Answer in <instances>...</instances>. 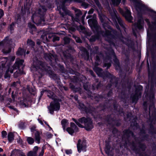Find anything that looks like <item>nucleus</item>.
Wrapping results in <instances>:
<instances>
[{
	"label": "nucleus",
	"instance_id": "obj_34",
	"mask_svg": "<svg viewBox=\"0 0 156 156\" xmlns=\"http://www.w3.org/2000/svg\"><path fill=\"white\" fill-rule=\"evenodd\" d=\"M75 40L78 43H80L81 42V40L80 38L78 37H76L75 38Z\"/></svg>",
	"mask_w": 156,
	"mask_h": 156
},
{
	"label": "nucleus",
	"instance_id": "obj_56",
	"mask_svg": "<svg viewBox=\"0 0 156 156\" xmlns=\"http://www.w3.org/2000/svg\"><path fill=\"white\" fill-rule=\"evenodd\" d=\"M148 34H149L148 31L147 32V35L148 36Z\"/></svg>",
	"mask_w": 156,
	"mask_h": 156
},
{
	"label": "nucleus",
	"instance_id": "obj_19",
	"mask_svg": "<svg viewBox=\"0 0 156 156\" xmlns=\"http://www.w3.org/2000/svg\"><path fill=\"white\" fill-rule=\"evenodd\" d=\"M24 52V50L21 48H19L17 51L16 54L18 55H22Z\"/></svg>",
	"mask_w": 156,
	"mask_h": 156
},
{
	"label": "nucleus",
	"instance_id": "obj_9",
	"mask_svg": "<svg viewBox=\"0 0 156 156\" xmlns=\"http://www.w3.org/2000/svg\"><path fill=\"white\" fill-rule=\"evenodd\" d=\"M73 9L75 11L76 18H73V16H71L72 19L74 22L75 21L78 22L79 21L78 17L80 15H81V12L80 10L77 9L75 8H73Z\"/></svg>",
	"mask_w": 156,
	"mask_h": 156
},
{
	"label": "nucleus",
	"instance_id": "obj_10",
	"mask_svg": "<svg viewBox=\"0 0 156 156\" xmlns=\"http://www.w3.org/2000/svg\"><path fill=\"white\" fill-rule=\"evenodd\" d=\"M121 13L125 17V18L129 22H131L132 20V17L131 15L130 11L127 9L126 13L123 14L122 12L120 11Z\"/></svg>",
	"mask_w": 156,
	"mask_h": 156
},
{
	"label": "nucleus",
	"instance_id": "obj_55",
	"mask_svg": "<svg viewBox=\"0 0 156 156\" xmlns=\"http://www.w3.org/2000/svg\"><path fill=\"white\" fill-rule=\"evenodd\" d=\"M29 53V52L27 51V54H28Z\"/></svg>",
	"mask_w": 156,
	"mask_h": 156
},
{
	"label": "nucleus",
	"instance_id": "obj_49",
	"mask_svg": "<svg viewBox=\"0 0 156 156\" xmlns=\"http://www.w3.org/2000/svg\"><path fill=\"white\" fill-rule=\"evenodd\" d=\"M145 21L147 22V23H149V20H148V19H146Z\"/></svg>",
	"mask_w": 156,
	"mask_h": 156
},
{
	"label": "nucleus",
	"instance_id": "obj_60",
	"mask_svg": "<svg viewBox=\"0 0 156 156\" xmlns=\"http://www.w3.org/2000/svg\"><path fill=\"white\" fill-rule=\"evenodd\" d=\"M61 15H62V16H64V15H63V14H61Z\"/></svg>",
	"mask_w": 156,
	"mask_h": 156
},
{
	"label": "nucleus",
	"instance_id": "obj_57",
	"mask_svg": "<svg viewBox=\"0 0 156 156\" xmlns=\"http://www.w3.org/2000/svg\"><path fill=\"white\" fill-rule=\"evenodd\" d=\"M16 73H15V74H14V75H15H15H16ZM15 76L16 77V76Z\"/></svg>",
	"mask_w": 156,
	"mask_h": 156
},
{
	"label": "nucleus",
	"instance_id": "obj_29",
	"mask_svg": "<svg viewBox=\"0 0 156 156\" xmlns=\"http://www.w3.org/2000/svg\"><path fill=\"white\" fill-rule=\"evenodd\" d=\"M62 10L63 11V12H64L65 13H66V14H69V13H70L69 11H68V10H66L65 9V8L62 7Z\"/></svg>",
	"mask_w": 156,
	"mask_h": 156
},
{
	"label": "nucleus",
	"instance_id": "obj_38",
	"mask_svg": "<svg viewBox=\"0 0 156 156\" xmlns=\"http://www.w3.org/2000/svg\"><path fill=\"white\" fill-rule=\"evenodd\" d=\"M94 12V10L93 9H91L88 12V13L89 14H91L93 13Z\"/></svg>",
	"mask_w": 156,
	"mask_h": 156
},
{
	"label": "nucleus",
	"instance_id": "obj_13",
	"mask_svg": "<svg viewBox=\"0 0 156 156\" xmlns=\"http://www.w3.org/2000/svg\"><path fill=\"white\" fill-rule=\"evenodd\" d=\"M1 63L2 67H4V65L6 63L8 64L9 62V60L7 57H4L1 58Z\"/></svg>",
	"mask_w": 156,
	"mask_h": 156
},
{
	"label": "nucleus",
	"instance_id": "obj_63",
	"mask_svg": "<svg viewBox=\"0 0 156 156\" xmlns=\"http://www.w3.org/2000/svg\"><path fill=\"white\" fill-rule=\"evenodd\" d=\"M103 24V25H104V26H105V24Z\"/></svg>",
	"mask_w": 156,
	"mask_h": 156
},
{
	"label": "nucleus",
	"instance_id": "obj_45",
	"mask_svg": "<svg viewBox=\"0 0 156 156\" xmlns=\"http://www.w3.org/2000/svg\"><path fill=\"white\" fill-rule=\"evenodd\" d=\"M45 123L48 127L50 129L49 130V131L50 130H52V129L51 128V127L49 126L47 124L46 122H44Z\"/></svg>",
	"mask_w": 156,
	"mask_h": 156
},
{
	"label": "nucleus",
	"instance_id": "obj_32",
	"mask_svg": "<svg viewBox=\"0 0 156 156\" xmlns=\"http://www.w3.org/2000/svg\"><path fill=\"white\" fill-rule=\"evenodd\" d=\"M61 1L62 2V3H64L66 2H70L74 1H75V0H61Z\"/></svg>",
	"mask_w": 156,
	"mask_h": 156
},
{
	"label": "nucleus",
	"instance_id": "obj_41",
	"mask_svg": "<svg viewBox=\"0 0 156 156\" xmlns=\"http://www.w3.org/2000/svg\"><path fill=\"white\" fill-rule=\"evenodd\" d=\"M35 16V15L34 14L33 15V16L32 17V21H33V22L34 23H35V22H34V18Z\"/></svg>",
	"mask_w": 156,
	"mask_h": 156
},
{
	"label": "nucleus",
	"instance_id": "obj_27",
	"mask_svg": "<svg viewBox=\"0 0 156 156\" xmlns=\"http://www.w3.org/2000/svg\"><path fill=\"white\" fill-rule=\"evenodd\" d=\"M65 152L67 154H69L72 153V151L71 150H65Z\"/></svg>",
	"mask_w": 156,
	"mask_h": 156
},
{
	"label": "nucleus",
	"instance_id": "obj_42",
	"mask_svg": "<svg viewBox=\"0 0 156 156\" xmlns=\"http://www.w3.org/2000/svg\"><path fill=\"white\" fill-rule=\"evenodd\" d=\"M118 20L119 23L121 24L122 20L120 18H118Z\"/></svg>",
	"mask_w": 156,
	"mask_h": 156
},
{
	"label": "nucleus",
	"instance_id": "obj_26",
	"mask_svg": "<svg viewBox=\"0 0 156 156\" xmlns=\"http://www.w3.org/2000/svg\"><path fill=\"white\" fill-rule=\"evenodd\" d=\"M15 59V57L14 56H12L9 57V62H10L11 61H13Z\"/></svg>",
	"mask_w": 156,
	"mask_h": 156
},
{
	"label": "nucleus",
	"instance_id": "obj_23",
	"mask_svg": "<svg viewBox=\"0 0 156 156\" xmlns=\"http://www.w3.org/2000/svg\"><path fill=\"white\" fill-rule=\"evenodd\" d=\"M100 19L101 20V21L102 23H104V19L105 20L106 19V17L102 15H100L99 14Z\"/></svg>",
	"mask_w": 156,
	"mask_h": 156
},
{
	"label": "nucleus",
	"instance_id": "obj_58",
	"mask_svg": "<svg viewBox=\"0 0 156 156\" xmlns=\"http://www.w3.org/2000/svg\"><path fill=\"white\" fill-rule=\"evenodd\" d=\"M3 25H5V23H3Z\"/></svg>",
	"mask_w": 156,
	"mask_h": 156
},
{
	"label": "nucleus",
	"instance_id": "obj_16",
	"mask_svg": "<svg viewBox=\"0 0 156 156\" xmlns=\"http://www.w3.org/2000/svg\"><path fill=\"white\" fill-rule=\"evenodd\" d=\"M14 137V135L12 133L10 132L8 133V137L9 141V142H11L13 140Z\"/></svg>",
	"mask_w": 156,
	"mask_h": 156
},
{
	"label": "nucleus",
	"instance_id": "obj_54",
	"mask_svg": "<svg viewBox=\"0 0 156 156\" xmlns=\"http://www.w3.org/2000/svg\"><path fill=\"white\" fill-rule=\"evenodd\" d=\"M1 68H0V70H1ZM2 73H0V77H1V76H2Z\"/></svg>",
	"mask_w": 156,
	"mask_h": 156
},
{
	"label": "nucleus",
	"instance_id": "obj_3",
	"mask_svg": "<svg viewBox=\"0 0 156 156\" xmlns=\"http://www.w3.org/2000/svg\"><path fill=\"white\" fill-rule=\"evenodd\" d=\"M24 62V61L23 60H20L19 59L17 58L16 60V63L14 66L15 67H12L10 66H8V69L6 70V73L5 75V78H7L10 76V74L13 73V70L15 69H16V67L18 68L20 66H22L23 68V63Z\"/></svg>",
	"mask_w": 156,
	"mask_h": 156
},
{
	"label": "nucleus",
	"instance_id": "obj_1",
	"mask_svg": "<svg viewBox=\"0 0 156 156\" xmlns=\"http://www.w3.org/2000/svg\"><path fill=\"white\" fill-rule=\"evenodd\" d=\"M73 120L79 127L83 128L84 126L87 130H90L93 127L92 122L90 118L83 117L79 119L78 121L74 119H73Z\"/></svg>",
	"mask_w": 156,
	"mask_h": 156
},
{
	"label": "nucleus",
	"instance_id": "obj_33",
	"mask_svg": "<svg viewBox=\"0 0 156 156\" xmlns=\"http://www.w3.org/2000/svg\"><path fill=\"white\" fill-rule=\"evenodd\" d=\"M4 12L2 10L0 9V19L3 16Z\"/></svg>",
	"mask_w": 156,
	"mask_h": 156
},
{
	"label": "nucleus",
	"instance_id": "obj_61",
	"mask_svg": "<svg viewBox=\"0 0 156 156\" xmlns=\"http://www.w3.org/2000/svg\"><path fill=\"white\" fill-rule=\"evenodd\" d=\"M20 140V141L21 142V141H22V140Z\"/></svg>",
	"mask_w": 156,
	"mask_h": 156
},
{
	"label": "nucleus",
	"instance_id": "obj_21",
	"mask_svg": "<svg viewBox=\"0 0 156 156\" xmlns=\"http://www.w3.org/2000/svg\"><path fill=\"white\" fill-rule=\"evenodd\" d=\"M45 24L44 23V19L43 17L41 18V20L39 21L38 23V25H41L42 26L43 25Z\"/></svg>",
	"mask_w": 156,
	"mask_h": 156
},
{
	"label": "nucleus",
	"instance_id": "obj_47",
	"mask_svg": "<svg viewBox=\"0 0 156 156\" xmlns=\"http://www.w3.org/2000/svg\"><path fill=\"white\" fill-rule=\"evenodd\" d=\"M80 29H81V30H83L84 29V27H83L81 26H80Z\"/></svg>",
	"mask_w": 156,
	"mask_h": 156
},
{
	"label": "nucleus",
	"instance_id": "obj_53",
	"mask_svg": "<svg viewBox=\"0 0 156 156\" xmlns=\"http://www.w3.org/2000/svg\"><path fill=\"white\" fill-rule=\"evenodd\" d=\"M95 2L97 4H98V1L97 0H94Z\"/></svg>",
	"mask_w": 156,
	"mask_h": 156
},
{
	"label": "nucleus",
	"instance_id": "obj_30",
	"mask_svg": "<svg viewBox=\"0 0 156 156\" xmlns=\"http://www.w3.org/2000/svg\"><path fill=\"white\" fill-rule=\"evenodd\" d=\"M64 40L66 44L69 41V39L67 37H65L64 39Z\"/></svg>",
	"mask_w": 156,
	"mask_h": 156
},
{
	"label": "nucleus",
	"instance_id": "obj_11",
	"mask_svg": "<svg viewBox=\"0 0 156 156\" xmlns=\"http://www.w3.org/2000/svg\"><path fill=\"white\" fill-rule=\"evenodd\" d=\"M143 23V21L142 18L140 17L137 20V22L135 23V26L137 27L138 29H141L142 27V24Z\"/></svg>",
	"mask_w": 156,
	"mask_h": 156
},
{
	"label": "nucleus",
	"instance_id": "obj_40",
	"mask_svg": "<svg viewBox=\"0 0 156 156\" xmlns=\"http://www.w3.org/2000/svg\"><path fill=\"white\" fill-rule=\"evenodd\" d=\"M47 137L48 138H51V137H52V135L51 134H48L47 135Z\"/></svg>",
	"mask_w": 156,
	"mask_h": 156
},
{
	"label": "nucleus",
	"instance_id": "obj_48",
	"mask_svg": "<svg viewBox=\"0 0 156 156\" xmlns=\"http://www.w3.org/2000/svg\"><path fill=\"white\" fill-rule=\"evenodd\" d=\"M16 151V150H13L12 151V153H13L15 152Z\"/></svg>",
	"mask_w": 156,
	"mask_h": 156
},
{
	"label": "nucleus",
	"instance_id": "obj_52",
	"mask_svg": "<svg viewBox=\"0 0 156 156\" xmlns=\"http://www.w3.org/2000/svg\"><path fill=\"white\" fill-rule=\"evenodd\" d=\"M90 16H87V17L86 18H87V19H88V18H90Z\"/></svg>",
	"mask_w": 156,
	"mask_h": 156
},
{
	"label": "nucleus",
	"instance_id": "obj_2",
	"mask_svg": "<svg viewBox=\"0 0 156 156\" xmlns=\"http://www.w3.org/2000/svg\"><path fill=\"white\" fill-rule=\"evenodd\" d=\"M14 45V44L12 40L8 37H6L4 40L0 42V47L6 46L2 51V52L5 54L9 53L11 50L10 47Z\"/></svg>",
	"mask_w": 156,
	"mask_h": 156
},
{
	"label": "nucleus",
	"instance_id": "obj_17",
	"mask_svg": "<svg viewBox=\"0 0 156 156\" xmlns=\"http://www.w3.org/2000/svg\"><path fill=\"white\" fill-rule=\"evenodd\" d=\"M44 91L45 92L47 91V94L48 95V96L49 98H52L53 99L54 98H53L54 97V94L53 92H52L50 91H46L45 90H44Z\"/></svg>",
	"mask_w": 156,
	"mask_h": 156
},
{
	"label": "nucleus",
	"instance_id": "obj_6",
	"mask_svg": "<svg viewBox=\"0 0 156 156\" xmlns=\"http://www.w3.org/2000/svg\"><path fill=\"white\" fill-rule=\"evenodd\" d=\"M89 25L92 30L94 29H96L97 28V21L96 20V15H94L93 19H89L88 20Z\"/></svg>",
	"mask_w": 156,
	"mask_h": 156
},
{
	"label": "nucleus",
	"instance_id": "obj_51",
	"mask_svg": "<svg viewBox=\"0 0 156 156\" xmlns=\"http://www.w3.org/2000/svg\"><path fill=\"white\" fill-rule=\"evenodd\" d=\"M3 151V150L1 148H0V152H2Z\"/></svg>",
	"mask_w": 156,
	"mask_h": 156
},
{
	"label": "nucleus",
	"instance_id": "obj_20",
	"mask_svg": "<svg viewBox=\"0 0 156 156\" xmlns=\"http://www.w3.org/2000/svg\"><path fill=\"white\" fill-rule=\"evenodd\" d=\"M27 44L28 45L30 46L31 47H33L34 45V43L31 40L28 39L27 42Z\"/></svg>",
	"mask_w": 156,
	"mask_h": 156
},
{
	"label": "nucleus",
	"instance_id": "obj_35",
	"mask_svg": "<svg viewBox=\"0 0 156 156\" xmlns=\"http://www.w3.org/2000/svg\"><path fill=\"white\" fill-rule=\"evenodd\" d=\"M46 9L44 6H42V9H40V10L42 11L43 12H45L46 11Z\"/></svg>",
	"mask_w": 156,
	"mask_h": 156
},
{
	"label": "nucleus",
	"instance_id": "obj_39",
	"mask_svg": "<svg viewBox=\"0 0 156 156\" xmlns=\"http://www.w3.org/2000/svg\"><path fill=\"white\" fill-rule=\"evenodd\" d=\"M35 127L34 126L32 127L31 128V132H34V131L35 130Z\"/></svg>",
	"mask_w": 156,
	"mask_h": 156
},
{
	"label": "nucleus",
	"instance_id": "obj_62",
	"mask_svg": "<svg viewBox=\"0 0 156 156\" xmlns=\"http://www.w3.org/2000/svg\"><path fill=\"white\" fill-rule=\"evenodd\" d=\"M137 19H136H136H135V20H137Z\"/></svg>",
	"mask_w": 156,
	"mask_h": 156
},
{
	"label": "nucleus",
	"instance_id": "obj_28",
	"mask_svg": "<svg viewBox=\"0 0 156 156\" xmlns=\"http://www.w3.org/2000/svg\"><path fill=\"white\" fill-rule=\"evenodd\" d=\"M28 26L29 27L33 29L34 30L35 29V26L34 24H32L30 23L28 24Z\"/></svg>",
	"mask_w": 156,
	"mask_h": 156
},
{
	"label": "nucleus",
	"instance_id": "obj_14",
	"mask_svg": "<svg viewBox=\"0 0 156 156\" xmlns=\"http://www.w3.org/2000/svg\"><path fill=\"white\" fill-rule=\"evenodd\" d=\"M68 122L67 120L63 119L61 121V124L62 126L63 129L65 130L66 126L68 125Z\"/></svg>",
	"mask_w": 156,
	"mask_h": 156
},
{
	"label": "nucleus",
	"instance_id": "obj_22",
	"mask_svg": "<svg viewBox=\"0 0 156 156\" xmlns=\"http://www.w3.org/2000/svg\"><path fill=\"white\" fill-rule=\"evenodd\" d=\"M112 3L114 5H117L120 2L121 0H116V1L115 0H111Z\"/></svg>",
	"mask_w": 156,
	"mask_h": 156
},
{
	"label": "nucleus",
	"instance_id": "obj_18",
	"mask_svg": "<svg viewBox=\"0 0 156 156\" xmlns=\"http://www.w3.org/2000/svg\"><path fill=\"white\" fill-rule=\"evenodd\" d=\"M27 140L28 144H33L34 142V139L31 137H27Z\"/></svg>",
	"mask_w": 156,
	"mask_h": 156
},
{
	"label": "nucleus",
	"instance_id": "obj_59",
	"mask_svg": "<svg viewBox=\"0 0 156 156\" xmlns=\"http://www.w3.org/2000/svg\"><path fill=\"white\" fill-rule=\"evenodd\" d=\"M37 43L38 44H39V42H37Z\"/></svg>",
	"mask_w": 156,
	"mask_h": 156
},
{
	"label": "nucleus",
	"instance_id": "obj_5",
	"mask_svg": "<svg viewBox=\"0 0 156 156\" xmlns=\"http://www.w3.org/2000/svg\"><path fill=\"white\" fill-rule=\"evenodd\" d=\"M77 148L78 151L79 152H80L81 151H86V143L84 141H81L79 140L78 141L77 144Z\"/></svg>",
	"mask_w": 156,
	"mask_h": 156
},
{
	"label": "nucleus",
	"instance_id": "obj_24",
	"mask_svg": "<svg viewBox=\"0 0 156 156\" xmlns=\"http://www.w3.org/2000/svg\"><path fill=\"white\" fill-rule=\"evenodd\" d=\"M109 146H106L105 149V150L106 153L108 154H109Z\"/></svg>",
	"mask_w": 156,
	"mask_h": 156
},
{
	"label": "nucleus",
	"instance_id": "obj_12",
	"mask_svg": "<svg viewBox=\"0 0 156 156\" xmlns=\"http://www.w3.org/2000/svg\"><path fill=\"white\" fill-rule=\"evenodd\" d=\"M38 148L37 147L35 146L33 149V151L30 152L28 154L27 156H36V152L38 150Z\"/></svg>",
	"mask_w": 156,
	"mask_h": 156
},
{
	"label": "nucleus",
	"instance_id": "obj_31",
	"mask_svg": "<svg viewBox=\"0 0 156 156\" xmlns=\"http://www.w3.org/2000/svg\"><path fill=\"white\" fill-rule=\"evenodd\" d=\"M86 13L87 12H86L82 18V22L83 24H84V19Z\"/></svg>",
	"mask_w": 156,
	"mask_h": 156
},
{
	"label": "nucleus",
	"instance_id": "obj_15",
	"mask_svg": "<svg viewBox=\"0 0 156 156\" xmlns=\"http://www.w3.org/2000/svg\"><path fill=\"white\" fill-rule=\"evenodd\" d=\"M35 138L36 142L38 144H39L40 141V136L39 133L37 132H36V133L35 135Z\"/></svg>",
	"mask_w": 156,
	"mask_h": 156
},
{
	"label": "nucleus",
	"instance_id": "obj_44",
	"mask_svg": "<svg viewBox=\"0 0 156 156\" xmlns=\"http://www.w3.org/2000/svg\"><path fill=\"white\" fill-rule=\"evenodd\" d=\"M38 121H39V122L41 123V125H43V122H42V121L40 119H38Z\"/></svg>",
	"mask_w": 156,
	"mask_h": 156
},
{
	"label": "nucleus",
	"instance_id": "obj_43",
	"mask_svg": "<svg viewBox=\"0 0 156 156\" xmlns=\"http://www.w3.org/2000/svg\"><path fill=\"white\" fill-rule=\"evenodd\" d=\"M14 25V23H12L11 24V25L10 26V28L11 30H12V26H13Z\"/></svg>",
	"mask_w": 156,
	"mask_h": 156
},
{
	"label": "nucleus",
	"instance_id": "obj_25",
	"mask_svg": "<svg viewBox=\"0 0 156 156\" xmlns=\"http://www.w3.org/2000/svg\"><path fill=\"white\" fill-rule=\"evenodd\" d=\"M7 135L6 132L5 131H3L2 133V137L4 138L6 137Z\"/></svg>",
	"mask_w": 156,
	"mask_h": 156
},
{
	"label": "nucleus",
	"instance_id": "obj_4",
	"mask_svg": "<svg viewBox=\"0 0 156 156\" xmlns=\"http://www.w3.org/2000/svg\"><path fill=\"white\" fill-rule=\"evenodd\" d=\"M60 107V104L58 101L55 100L54 102L51 103L50 106L48 107V109L50 114H53L54 111L58 110Z\"/></svg>",
	"mask_w": 156,
	"mask_h": 156
},
{
	"label": "nucleus",
	"instance_id": "obj_8",
	"mask_svg": "<svg viewBox=\"0 0 156 156\" xmlns=\"http://www.w3.org/2000/svg\"><path fill=\"white\" fill-rule=\"evenodd\" d=\"M38 63L39 64V65L37 66H34L33 68L34 69H35L36 70L41 74H42V72H44V70L45 71H46L42 63H41V62H38Z\"/></svg>",
	"mask_w": 156,
	"mask_h": 156
},
{
	"label": "nucleus",
	"instance_id": "obj_36",
	"mask_svg": "<svg viewBox=\"0 0 156 156\" xmlns=\"http://www.w3.org/2000/svg\"><path fill=\"white\" fill-rule=\"evenodd\" d=\"M44 150L43 149H42V150L40 154L39 155V156H43V155L44 153Z\"/></svg>",
	"mask_w": 156,
	"mask_h": 156
},
{
	"label": "nucleus",
	"instance_id": "obj_7",
	"mask_svg": "<svg viewBox=\"0 0 156 156\" xmlns=\"http://www.w3.org/2000/svg\"><path fill=\"white\" fill-rule=\"evenodd\" d=\"M66 130L69 134L72 135L75 132L77 131V127L73 123H71L70 127L67 128Z\"/></svg>",
	"mask_w": 156,
	"mask_h": 156
},
{
	"label": "nucleus",
	"instance_id": "obj_37",
	"mask_svg": "<svg viewBox=\"0 0 156 156\" xmlns=\"http://www.w3.org/2000/svg\"><path fill=\"white\" fill-rule=\"evenodd\" d=\"M59 39V37H55L53 38V41H58Z\"/></svg>",
	"mask_w": 156,
	"mask_h": 156
},
{
	"label": "nucleus",
	"instance_id": "obj_50",
	"mask_svg": "<svg viewBox=\"0 0 156 156\" xmlns=\"http://www.w3.org/2000/svg\"><path fill=\"white\" fill-rule=\"evenodd\" d=\"M20 74L23 73V71L22 70L21 71H20Z\"/></svg>",
	"mask_w": 156,
	"mask_h": 156
},
{
	"label": "nucleus",
	"instance_id": "obj_46",
	"mask_svg": "<svg viewBox=\"0 0 156 156\" xmlns=\"http://www.w3.org/2000/svg\"><path fill=\"white\" fill-rule=\"evenodd\" d=\"M4 5L5 6H6V4L7 2V0H4Z\"/></svg>",
	"mask_w": 156,
	"mask_h": 156
}]
</instances>
